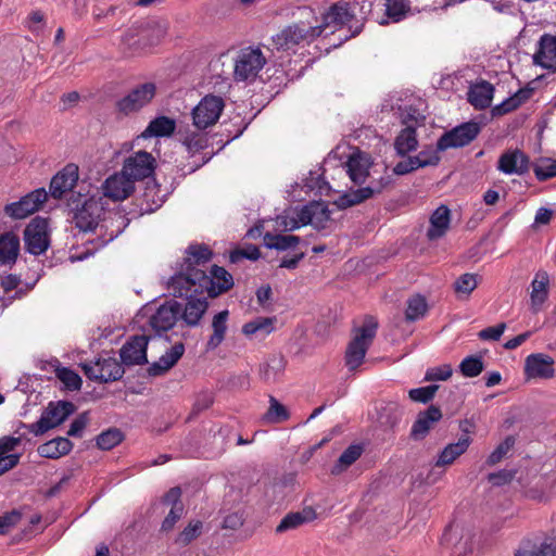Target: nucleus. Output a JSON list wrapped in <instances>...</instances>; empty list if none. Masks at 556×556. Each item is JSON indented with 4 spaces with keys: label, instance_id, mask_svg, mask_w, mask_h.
I'll return each instance as SVG.
<instances>
[{
    "label": "nucleus",
    "instance_id": "nucleus-58",
    "mask_svg": "<svg viewBox=\"0 0 556 556\" xmlns=\"http://www.w3.org/2000/svg\"><path fill=\"white\" fill-rule=\"evenodd\" d=\"M430 309L427 299L422 294H415L407 300L406 313H427Z\"/></svg>",
    "mask_w": 556,
    "mask_h": 556
},
{
    "label": "nucleus",
    "instance_id": "nucleus-4",
    "mask_svg": "<svg viewBox=\"0 0 556 556\" xmlns=\"http://www.w3.org/2000/svg\"><path fill=\"white\" fill-rule=\"evenodd\" d=\"M72 223L81 231H93L105 213L106 201L100 193L72 192L67 200Z\"/></svg>",
    "mask_w": 556,
    "mask_h": 556
},
{
    "label": "nucleus",
    "instance_id": "nucleus-24",
    "mask_svg": "<svg viewBox=\"0 0 556 556\" xmlns=\"http://www.w3.org/2000/svg\"><path fill=\"white\" fill-rule=\"evenodd\" d=\"M185 353V345L182 342L175 343L169 350H167L159 361L152 363L148 367V374L151 377H157L164 375L172 367H174L177 362L182 357Z\"/></svg>",
    "mask_w": 556,
    "mask_h": 556
},
{
    "label": "nucleus",
    "instance_id": "nucleus-49",
    "mask_svg": "<svg viewBox=\"0 0 556 556\" xmlns=\"http://www.w3.org/2000/svg\"><path fill=\"white\" fill-rule=\"evenodd\" d=\"M483 362L479 356H467L459 364V370L463 376L473 378L479 376L483 370Z\"/></svg>",
    "mask_w": 556,
    "mask_h": 556
},
{
    "label": "nucleus",
    "instance_id": "nucleus-29",
    "mask_svg": "<svg viewBox=\"0 0 556 556\" xmlns=\"http://www.w3.org/2000/svg\"><path fill=\"white\" fill-rule=\"evenodd\" d=\"M275 316H257L242 327V333L248 338L263 339L275 330Z\"/></svg>",
    "mask_w": 556,
    "mask_h": 556
},
{
    "label": "nucleus",
    "instance_id": "nucleus-37",
    "mask_svg": "<svg viewBox=\"0 0 556 556\" xmlns=\"http://www.w3.org/2000/svg\"><path fill=\"white\" fill-rule=\"evenodd\" d=\"M363 446L359 444H352L343 451L336 464L332 466L330 472L333 476H339L352 466L363 454Z\"/></svg>",
    "mask_w": 556,
    "mask_h": 556
},
{
    "label": "nucleus",
    "instance_id": "nucleus-40",
    "mask_svg": "<svg viewBox=\"0 0 556 556\" xmlns=\"http://www.w3.org/2000/svg\"><path fill=\"white\" fill-rule=\"evenodd\" d=\"M549 276L545 270L536 271L532 282L531 301L534 305L542 304L548 293Z\"/></svg>",
    "mask_w": 556,
    "mask_h": 556
},
{
    "label": "nucleus",
    "instance_id": "nucleus-31",
    "mask_svg": "<svg viewBox=\"0 0 556 556\" xmlns=\"http://www.w3.org/2000/svg\"><path fill=\"white\" fill-rule=\"evenodd\" d=\"M346 173L354 184L363 185L369 176L368 159L359 153L352 154L346 162Z\"/></svg>",
    "mask_w": 556,
    "mask_h": 556
},
{
    "label": "nucleus",
    "instance_id": "nucleus-32",
    "mask_svg": "<svg viewBox=\"0 0 556 556\" xmlns=\"http://www.w3.org/2000/svg\"><path fill=\"white\" fill-rule=\"evenodd\" d=\"M175 129V119L167 116H159L148 124L147 128L142 131L141 137L144 139L151 137H168L174 134Z\"/></svg>",
    "mask_w": 556,
    "mask_h": 556
},
{
    "label": "nucleus",
    "instance_id": "nucleus-5",
    "mask_svg": "<svg viewBox=\"0 0 556 556\" xmlns=\"http://www.w3.org/2000/svg\"><path fill=\"white\" fill-rule=\"evenodd\" d=\"M213 257L212 250L205 244H191L186 250V257L179 273L175 274L169 281V289L174 299L179 298L184 292H188L194 287L193 271H205L201 267L205 266Z\"/></svg>",
    "mask_w": 556,
    "mask_h": 556
},
{
    "label": "nucleus",
    "instance_id": "nucleus-39",
    "mask_svg": "<svg viewBox=\"0 0 556 556\" xmlns=\"http://www.w3.org/2000/svg\"><path fill=\"white\" fill-rule=\"evenodd\" d=\"M301 241V238L294 235H273L266 232L264 236V244L268 249L278 251H286L295 248Z\"/></svg>",
    "mask_w": 556,
    "mask_h": 556
},
{
    "label": "nucleus",
    "instance_id": "nucleus-25",
    "mask_svg": "<svg viewBox=\"0 0 556 556\" xmlns=\"http://www.w3.org/2000/svg\"><path fill=\"white\" fill-rule=\"evenodd\" d=\"M471 438L467 432L462 434L457 442L447 444L438 455L435 467H444L454 463L469 447Z\"/></svg>",
    "mask_w": 556,
    "mask_h": 556
},
{
    "label": "nucleus",
    "instance_id": "nucleus-19",
    "mask_svg": "<svg viewBox=\"0 0 556 556\" xmlns=\"http://www.w3.org/2000/svg\"><path fill=\"white\" fill-rule=\"evenodd\" d=\"M530 166V159L518 149L503 153L497 162V169L507 175H523Z\"/></svg>",
    "mask_w": 556,
    "mask_h": 556
},
{
    "label": "nucleus",
    "instance_id": "nucleus-23",
    "mask_svg": "<svg viewBox=\"0 0 556 556\" xmlns=\"http://www.w3.org/2000/svg\"><path fill=\"white\" fill-rule=\"evenodd\" d=\"M203 315H151L149 325L157 336L174 328L179 319L187 326H197Z\"/></svg>",
    "mask_w": 556,
    "mask_h": 556
},
{
    "label": "nucleus",
    "instance_id": "nucleus-22",
    "mask_svg": "<svg viewBox=\"0 0 556 556\" xmlns=\"http://www.w3.org/2000/svg\"><path fill=\"white\" fill-rule=\"evenodd\" d=\"M22 442L21 437L3 435L0 438V476L20 464L21 453H12Z\"/></svg>",
    "mask_w": 556,
    "mask_h": 556
},
{
    "label": "nucleus",
    "instance_id": "nucleus-18",
    "mask_svg": "<svg viewBox=\"0 0 556 556\" xmlns=\"http://www.w3.org/2000/svg\"><path fill=\"white\" fill-rule=\"evenodd\" d=\"M441 418L442 412L435 405H430L427 409L419 412L410 429V439L414 441L424 440L433 428L434 424Z\"/></svg>",
    "mask_w": 556,
    "mask_h": 556
},
{
    "label": "nucleus",
    "instance_id": "nucleus-15",
    "mask_svg": "<svg viewBox=\"0 0 556 556\" xmlns=\"http://www.w3.org/2000/svg\"><path fill=\"white\" fill-rule=\"evenodd\" d=\"M150 337L137 334L129 340L119 350L122 364L126 366L143 365L148 363L147 348Z\"/></svg>",
    "mask_w": 556,
    "mask_h": 556
},
{
    "label": "nucleus",
    "instance_id": "nucleus-27",
    "mask_svg": "<svg viewBox=\"0 0 556 556\" xmlns=\"http://www.w3.org/2000/svg\"><path fill=\"white\" fill-rule=\"evenodd\" d=\"M451 222V211L446 205H440L430 216V227L427 230L429 240H437L443 237Z\"/></svg>",
    "mask_w": 556,
    "mask_h": 556
},
{
    "label": "nucleus",
    "instance_id": "nucleus-34",
    "mask_svg": "<svg viewBox=\"0 0 556 556\" xmlns=\"http://www.w3.org/2000/svg\"><path fill=\"white\" fill-rule=\"evenodd\" d=\"M54 368L55 377L64 384L68 391H78L81 388L83 380L80 376L68 367L61 366L59 359L54 358L50 362Z\"/></svg>",
    "mask_w": 556,
    "mask_h": 556
},
{
    "label": "nucleus",
    "instance_id": "nucleus-56",
    "mask_svg": "<svg viewBox=\"0 0 556 556\" xmlns=\"http://www.w3.org/2000/svg\"><path fill=\"white\" fill-rule=\"evenodd\" d=\"M516 556H556V544L543 542L536 549H519Z\"/></svg>",
    "mask_w": 556,
    "mask_h": 556
},
{
    "label": "nucleus",
    "instance_id": "nucleus-14",
    "mask_svg": "<svg viewBox=\"0 0 556 556\" xmlns=\"http://www.w3.org/2000/svg\"><path fill=\"white\" fill-rule=\"evenodd\" d=\"M155 167L156 161L153 155L141 150L125 160L122 170L135 182L152 176Z\"/></svg>",
    "mask_w": 556,
    "mask_h": 556
},
{
    "label": "nucleus",
    "instance_id": "nucleus-53",
    "mask_svg": "<svg viewBox=\"0 0 556 556\" xmlns=\"http://www.w3.org/2000/svg\"><path fill=\"white\" fill-rule=\"evenodd\" d=\"M261 256V252L256 245H249L245 249H237L229 255L230 263H238L243 258L256 261Z\"/></svg>",
    "mask_w": 556,
    "mask_h": 556
},
{
    "label": "nucleus",
    "instance_id": "nucleus-55",
    "mask_svg": "<svg viewBox=\"0 0 556 556\" xmlns=\"http://www.w3.org/2000/svg\"><path fill=\"white\" fill-rule=\"evenodd\" d=\"M453 374V369L451 365H442L439 367L429 368L426 371L425 380L426 381H444L447 380Z\"/></svg>",
    "mask_w": 556,
    "mask_h": 556
},
{
    "label": "nucleus",
    "instance_id": "nucleus-10",
    "mask_svg": "<svg viewBox=\"0 0 556 556\" xmlns=\"http://www.w3.org/2000/svg\"><path fill=\"white\" fill-rule=\"evenodd\" d=\"M25 250L33 255L43 254L49 245L48 220L36 216L25 227L23 232Z\"/></svg>",
    "mask_w": 556,
    "mask_h": 556
},
{
    "label": "nucleus",
    "instance_id": "nucleus-2",
    "mask_svg": "<svg viewBox=\"0 0 556 556\" xmlns=\"http://www.w3.org/2000/svg\"><path fill=\"white\" fill-rule=\"evenodd\" d=\"M370 10L371 2L367 0H341L328 8L318 27L323 34L327 28L334 30L348 26L351 35L345 39L355 37L362 33Z\"/></svg>",
    "mask_w": 556,
    "mask_h": 556
},
{
    "label": "nucleus",
    "instance_id": "nucleus-64",
    "mask_svg": "<svg viewBox=\"0 0 556 556\" xmlns=\"http://www.w3.org/2000/svg\"><path fill=\"white\" fill-rule=\"evenodd\" d=\"M515 477V471L511 470H500L497 472H492L488 476V480L496 486L504 485L509 483Z\"/></svg>",
    "mask_w": 556,
    "mask_h": 556
},
{
    "label": "nucleus",
    "instance_id": "nucleus-9",
    "mask_svg": "<svg viewBox=\"0 0 556 556\" xmlns=\"http://www.w3.org/2000/svg\"><path fill=\"white\" fill-rule=\"evenodd\" d=\"M155 93L156 86L154 83L140 84L121 98L116 102L115 108L123 115L137 113L151 103Z\"/></svg>",
    "mask_w": 556,
    "mask_h": 556
},
{
    "label": "nucleus",
    "instance_id": "nucleus-1",
    "mask_svg": "<svg viewBox=\"0 0 556 556\" xmlns=\"http://www.w3.org/2000/svg\"><path fill=\"white\" fill-rule=\"evenodd\" d=\"M190 276L195 279L194 287L179 296L181 301L165 300L155 313H206L208 298H216L233 287L232 275L218 265L211 266L208 274L193 271Z\"/></svg>",
    "mask_w": 556,
    "mask_h": 556
},
{
    "label": "nucleus",
    "instance_id": "nucleus-33",
    "mask_svg": "<svg viewBox=\"0 0 556 556\" xmlns=\"http://www.w3.org/2000/svg\"><path fill=\"white\" fill-rule=\"evenodd\" d=\"M96 366L99 367L100 375L102 376V382L105 383L117 381L125 374L122 363L114 357L98 358Z\"/></svg>",
    "mask_w": 556,
    "mask_h": 556
},
{
    "label": "nucleus",
    "instance_id": "nucleus-60",
    "mask_svg": "<svg viewBox=\"0 0 556 556\" xmlns=\"http://www.w3.org/2000/svg\"><path fill=\"white\" fill-rule=\"evenodd\" d=\"M213 403H214L213 394L208 391H202L195 397L192 412L194 414H199V413L210 408Z\"/></svg>",
    "mask_w": 556,
    "mask_h": 556
},
{
    "label": "nucleus",
    "instance_id": "nucleus-54",
    "mask_svg": "<svg viewBox=\"0 0 556 556\" xmlns=\"http://www.w3.org/2000/svg\"><path fill=\"white\" fill-rule=\"evenodd\" d=\"M282 369V359L274 357L269 363L260 368L261 378L264 381L275 380L278 372Z\"/></svg>",
    "mask_w": 556,
    "mask_h": 556
},
{
    "label": "nucleus",
    "instance_id": "nucleus-26",
    "mask_svg": "<svg viewBox=\"0 0 556 556\" xmlns=\"http://www.w3.org/2000/svg\"><path fill=\"white\" fill-rule=\"evenodd\" d=\"M494 87L486 80H480L470 86L468 90V102L478 110H484L491 105Z\"/></svg>",
    "mask_w": 556,
    "mask_h": 556
},
{
    "label": "nucleus",
    "instance_id": "nucleus-52",
    "mask_svg": "<svg viewBox=\"0 0 556 556\" xmlns=\"http://www.w3.org/2000/svg\"><path fill=\"white\" fill-rule=\"evenodd\" d=\"M428 161H420L418 156H409L405 161L399 162L393 168L394 174L396 175H405L412 173L418 168L426 167Z\"/></svg>",
    "mask_w": 556,
    "mask_h": 556
},
{
    "label": "nucleus",
    "instance_id": "nucleus-63",
    "mask_svg": "<svg viewBox=\"0 0 556 556\" xmlns=\"http://www.w3.org/2000/svg\"><path fill=\"white\" fill-rule=\"evenodd\" d=\"M516 109H518V101H515L513 97H509L500 104L493 106L491 112L493 116H502L515 111Z\"/></svg>",
    "mask_w": 556,
    "mask_h": 556
},
{
    "label": "nucleus",
    "instance_id": "nucleus-21",
    "mask_svg": "<svg viewBox=\"0 0 556 556\" xmlns=\"http://www.w3.org/2000/svg\"><path fill=\"white\" fill-rule=\"evenodd\" d=\"M533 63L543 68L556 72V36L544 34L539 41V48L533 55Z\"/></svg>",
    "mask_w": 556,
    "mask_h": 556
},
{
    "label": "nucleus",
    "instance_id": "nucleus-45",
    "mask_svg": "<svg viewBox=\"0 0 556 556\" xmlns=\"http://www.w3.org/2000/svg\"><path fill=\"white\" fill-rule=\"evenodd\" d=\"M124 440V433L117 428H110L96 438V444L100 450L109 451Z\"/></svg>",
    "mask_w": 556,
    "mask_h": 556
},
{
    "label": "nucleus",
    "instance_id": "nucleus-59",
    "mask_svg": "<svg viewBox=\"0 0 556 556\" xmlns=\"http://www.w3.org/2000/svg\"><path fill=\"white\" fill-rule=\"evenodd\" d=\"M184 511V506L172 507L162 522L161 530L165 532L170 531L175 527L176 522L182 517Z\"/></svg>",
    "mask_w": 556,
    "mask_h": 556
},
{
    "label": "nucleus",
    "instance_id": "nucleus-13",
    "mask_svg": "<svg viewBox=\"0 0 556 556\" xmlns=\"http://www.w3.org/2000/svg\"><path fill=\"white\" fill-rule=\"evenodd\" d=\"M48 199V193L43 188L36 189L18 201L8 203L3 212L13 219H23L38 211Z\"/></svg>",
    "mask_w": 556,
    "mask_h": 556
},
{
    "label": "nucleus",
    "instance_id": "nucleus-6",
    "mask_svg": "<svg viewBox=\"0 0 556 556\" xmlns=\"http://www.w3.org/2000/svg\"><path fill=\"white\" fill-rule=\"evenodd\" d=\"M318 25H311L309 22L300 21L286 26L280 33L273 37L277 50H291L300 45H309L321 36Z\"/></svg>",
    "mask_w": 556,
    "mask_h": 556
},
{
    "label": "nucleus",
    "instance_id": "nucleus-48",
    "mask_svg": "<svg viewBox=\"0 0 556 556\" xmlns=\"http://www.w3.org/2000/svg\"><path fill=\"white\" fill-rule=\"evenodd\" d=\"M288 409L274 396L269 399V408L264 415V420L269 424H279L289 418Z\"/></svg>",
    "mask_w": 556,
    "mask_h": 556
},
{
    "label": "nucleus",
    "instance_id": "nucleus-42",
    "mask_svg": "<svg viewBox=\"0 0 556 556\" xmlns=\"http://www.w3.org/2000/svg\"><path fill=\"white\" fill-rule=\"evenodd\" d=\"M309 211L312 216V226L317 230L325 229L331 214L328 204L323 201L309 202Z\"/></svg>",
    "mask_w": 556,
    "mask_h": 556
},
{
    "label": "nucleus",
    "instance_id": "nucleus-51",
    "mask_svg": "<svg viewBox=\"0 0 556 556\" xmlns=\"http://www.w3.org/2000/svg\"><path fill=\"white\" fill-rule=\"evenodd\" d=\"M438 389L439 386L437 384L412 389L408 392V396L414 402L426 404L434 397Z\"/></svg>",
    "mask_w": 556,
    "mask_h": 556
},
{
    "label": "nucleus",
    "instance_id": "nucleus-43",
    "mask_svg": "<svg viewBox=\"0 0 556 556\" xmlns=\"http://www.w3.org/2000/svg\"><path fill=\"white\" fill-rule=\"evenodd\" d=\"M227 316L214 315L212 321L213 333L206 343L207 350H215L224 341L227 331Z\"/></svg>",
    "mask_w": 556,
    "mask_h": 556
},
{
    "label": "nucleus",
    "instance_id": "nucleus-62",
    "mask_svg": "<svg viewBox=\"0 0 556 556\" xmlns=\"http://www.w3.org/2000/svg\"><path fill=\"white\" fill-rule=\"evenodd\" d=\"M505 329H506V324L505 323H500L496 326L486 327V328L482 329L478 333V337L481 340H493V341H496V340H498L501 338V336L503 334Z\"/></svg>",
    "mask_w": 556,
    "mask_h": 556
},
{
    "label": "nucleus",
    "instance_id": "nucleus-57",
    "mask_svg": "<svg viewBox=\"0 0 556 556\" xmlns=\"http://www.w3.org/2000/svg\"><path fill=\"white\" fill-rule=\"evenodd\" d=\"M89 413L84 412L79 414L71 424L70 429L67 431V435L73 438H81L85 428L89 424Z\"/></svg>",
    "mask_w": 556,
    "mask_h": 556
},
{
    "label": "nucleus",
    "instance_id": "nucleus-12",
    "mask_svg": "<svg viewBox=\"0 0 556 556\" xmlns=\"http://www.w3.org/2000/svg\"><path fill=\"white\" fill-rule=\"evenodd\" d=\"M224 106L225 104L220 97L205 96L192 110L193 125L198 129H206L214 125L218 121Z\"/></svg>",
    "mask_w": 556,
    "mask_h": 556
},
{
    "label": "nucleus",
    "instance_id": "nucleus-50",
    "mask_svg": "<svg viewBox=\"0 0 556 556\" xmlns=\"http://www.w3.org/2000/svg\"><path fill=\"white\" fill-rule=\"evenodd\" d=\"M515 445V438L513 435H508L505 438L503 442H501L496 448L489 455L486 459V464L493 466L500 463L504 456L513 448Z\"/></svg>",
    "mask_w": 556,
    "mask_h": 556
},
{
    "label": "nucleus",
    "instance_id": "nucleus-61",
    "mask_svg": "<svg viewBox=\"0 0 556 556\" xmlns=\"http://www.w3.org/2000/svg\"><path fill=\"white\" fill-rule=\"evenodd\" d=\"M21 517V513L17 510H12L0 516V534H7L9 530L20 521Z\"/></svg>",
    "mask_w": 556,
    "mask_h": 556
},
{
    "label": "nucleus",
    "instance_id": "nucleus-8",
    "mask_svg": "<svg viewBox=\"0 0 556 556\" xmlns=\"http://www.w3.org/2000/svg\"><path fill=\"white\" fill-rule=\"evenodd\" d=\"M266 64V58L258 48L247 47L240 50L235 62V79H254Z\"/></svg>",
    "mask_w": 556,
    "mask_h": 556
},
{
    "label": "nucleus",
    "instance_id": "nucleus-41",
    "mask_svg": "<svg viewBox=\"0 0 556 556\" xmlns=\"http://www.w3.org/2000/svg\"><path fill=\"white\" fill-rule=\"evenodd\" d=\"M386 15L388 20H382L381 25H386L389 21L397 23L406 17L410 10L409 2L406 0H386Z\"/></svg>",
    "mask_w": 556,
    "mask_h": 556
},
{
    "label": "nucleus",
    "instance_id": "nucleus-16",
    "mask_svg": "<svg viewBox=\"0 0 556 556\" xmlns=\"http://www.w3.org/2000/svg\"><path fill=\"white\" fill-rule=\"evenodd\" d=\"M135 189L134 181L126 174L116 173L109 178L102 185L103 200L109 198L113 201H123L128 198Z\"/></svg>",
    "mask_w": 556,
    "mask_h": 556
},
{
    "label": "nucleus",
    "instance_id": "nucleus-47",
    "mask_svg": "<svg viewBox=\"0 0 556 556\" xmlns=\"http://www.w3.org/2000/svg\"><path fill=\"white\" fill-rule=\"evenodd\" d=\"M476 274L466 273L460 275L453 283L454 291L458 298L468 296L478 286Z\"/></svg>",
    "mask_w": 556,
    "mask_h": 556
},
{
    "label": "nucleus",
    "instance_id": "nucleus-44",
    "mask_svg": "<svg viewBox=\"0 0 556 556\" xmlns=\"http://www.w3.org/2000/svg\"><path fill=\"white\" fill-rule=\"evenodd\" d=\"M535 178L539 181H545L556 177V160L549 157H541L531 164Z\"/></svg>",
    "mask_w": 556,
    "mask_h": 556
},
{
    "label": "nucleus",
    "instance_id": "nucleus-3",
    "mask_svg": "<svg viewBox=\"0 0 556 556\" xmlns=\"http://www.w3.org/2000/svg\"><path fill=\"white\" fill-rule=\"evenodd\" d=\"M379 321L374 315L354 318L351 328V340L346 345L344 362L350 371L356 370L363 363L371 346Z\"/></svg>",
    "mask_w": 556,
    "mask_h": 556
},
{
    "label": "nucleus",
    "instance_id": "nucleus-36",
    "mask_svg": "<svg viewBox=\"0 0 556 556\" xmlns=\"http://www.w3.org/2000/svg\"><path fill=\"white\" fill-rule=\"evenodd\" d=\"M374 195H375V190H371L367 186V187H364V188H358V189H355V190H350V191L341 194L334 201V205L339 210H345L348 207L357 205V204L366 201L367 199H370Z\"/></svg>",
    "mask_w": 556,
    "mask_h": 556
},
{
    "label": "nucleus",
    "instance_id": "nucleus-20",
    "mask_svg": "<svg viewBox=\"0 0 556 556\" xmlns=\"http://www.w3.org/2000/svg\"><path fill=\"white\" fill-rule=\"evenodd\" d=\"M78 180V167L75 164H67L58 172L51 179L50 193L54 199H61L66 191L73 189Z\"/></svg>",
    "mask_w": 556,
    "mask_h": 556
},
{
    "label": "nucleus",
    "instance_id": "nucleus-38",
    "mask_svg": "<svg viewBox=\"0 0 556 556\" xmlns=\"http://www.w3.org/2000/svg\"><path fill=\"white\" fill-rule=\"evenodd\" d=\"M418 146L416 129L407 126L401 130L395 138L394 148L399 155H406L408 152L416 150Z\"/></svg>",
    "mask_w": 556,
    "mask_h": 556
},
{
    "label": "nucleus",
    "instance_id": "nucleus-17",
    "mask_svg": "<svg viewBox=\"0 0 556 556\" xmlns=\"http://www.w3.org/2000/svg\"><path fill=\"white\" fill-rule=\"evenodd\" d=\"M528 379H551L555 375L554 359L543 353L530 354L525 362Z\"/></svg>",
    "mask_w": 556,
    "mask_h": 556
},
{
    "label": "nucleus",
    "instance_id": "nucleus-28",
    "mask_svg": "<svg viewBox=\"0 0 556 556\" xmlns=\"http://www.w3.org/2000/svg\"><path fill=\"white\" fill-rule=\"evenodd\" d=\"M20 238L12 231L0 235V264L12 266L20 254Z\"/></svg>",
    "mask_w": 556,
    "mask_h": 556
},
{
    "label": "nucleus",
    "instance_id": "nucleus-7",
    "mask_svg": "<svg viewBox=\"0 0 556 556\" xmlns=\"http://www.w3.org/2000/svg\"><path fill=\"white\" fill-rule=\"evenodd\" d=\"M75 405L68 401L50 402L38 421L29 426V432L36 437L45 434L48 430L64 422L75 412Z\"/></svg>",
    "mask_w": 556,
    "mask_h": 556
},
{
    "label": "nucleus",
    "instance_id": "nucleus-46",
    "mask_svg": "<svg viewBox=\"0 0 556 556\" xmlns=\"http://www.w3.org/2000/svg\"><path fill=\"white\" fill-rule=\"evenodd\" d=\"M203 532V522L201 520H190L181 532L175 539V543L180 546H187L198 539Z\"/></svg>",
    "mask_w": 556,
    "mask_h": 556
},
{
    "label": "nucleus",
    "instance_id": "nucleus-35",
    "mask_svg": "<svg viewBox=\"0 0 556 556\" xmlns=\"http://www.w3.org/2000/svg\"><path fill=\"white\" fill-rule=\"evenodd\" d=\"M315 511L311 508L303 509L302 511L287 514L276 528L277 533H283L302 526L303 523L315 519Z\"/></svg>",
    "mask_w": 556,
    "mask_h": 556
},
{
    "label": "nucleus",
    "instance_id": "nucleus-11",
    "mask_svg": "<svg viewBox=\"0 0 556 556\" xmlns=\"http://www.w3.org/2000/svg\"><path fill=\"white\" fill-rule=\"evenodd\" d=\"M480 132V125L476 122L463 123L453 129L445 131L438 140L439 151L451 148H463L473 141Z\"/></svg>",
    "mask_w": 556,
    "mask_h": 556
},
{
    "label": "nucleus",
    "instance_id": "nucleus-30",
    "mask_svg": "<svg viewBox=\"0 0 556 556\" xmlns=\"http://www.w3.org/2000/svg\"><path fill=\"white\" fill-rule=\"evenodd\" d=\"M73 448V442L65 437L54 438L38 446L37 452L41 457L58 459L67 455Z\"/></svg>",
    "mask_w": 556,
    "mask_h": 556
}]
</instances>
